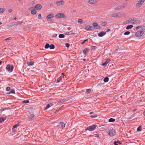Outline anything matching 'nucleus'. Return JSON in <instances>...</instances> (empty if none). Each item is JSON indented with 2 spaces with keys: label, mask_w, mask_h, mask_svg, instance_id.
<instances>
[{
  "label": "nucleus",
  "mask_w": 145,
  "mask_h": 145,
  "mask_svg": "<svg viewBox=\"0 0 145 145\" xmlns=\"http://www.w3.org/2000/svg\"><path fill=\"white\" fill-rule=\"evenodd\" d=\"M145 29L144 28H142L138 30L135 34V36L137 37H140L144 35Z\"/></svg>",
  "instance_id": "1"
},
{
  "label": "nucleus",
  "mask_w": 145,
  "mask_h": 145,
  "mask_svg": "<svg viewBox=\"0 0 145 145\" xmlns=\"http://www.w3.org/2000/svg\"><path fill=\"white\" fill-rule=\"evenodd\" d=\"M55 17L56 18H67V16L64 15L63 13H60L56 14L55 16Z\"/></svg>",
  "instance_id": "2"
},
{
  "label": "nucleus",
  "mask_w": 145,
  "mask_h": 145,
  "mask_svg": "<svg viewBox=\"0 0 145 145\" xmlns=\"http://www.w3.org/2000/svg\"><path fill=\"white\" fill-rule=\"evenodd\" d=\"M145 0H140L138 1L136 5V7L137 8H139L144 3Z\"/></svg>",
  "instance_id": "3"
},
{
  "label": "nucleus",
  "mask_w": 145,
  "mask_h": 145,
  "mask_svg": "<svg viewBox=\"0 0 145 145\" xmlns=\"http://www.w3.org/2000/svg\"><path fill=\"white\" fill-rule=\"evenodd\" d=\"M96 125H93L91 126H89L85 129V131L88 130L89 131H92L94 130L97 127Z\"/></svg>",
  "instance_id": "4"
},
{
  "label": "nucleus",
  "mask_w": 145,
  "mask_h": 145,
  "mask_svg": "<svg viewBox=\"0 0 145 145\" xmlns=\"http://www.w3.org/2000/svg\"><path fill=\"white\" fill-rule=\"evenodd\" d=\"M127 5V4L125 3H124L121 5L118 6V7H116L114 9L115 10H119L123 8H124L125 7H126Z\"/></svg>",
  "instance_id": "5"
},
{
  "label": "nucleus",
  "mask_w": 145,
  "mask_h": 145,
  "mask_svg": "<svg viewBox=\"0 0 145 145\" xmlns=\"http://www.w3.org/2000/svg\"><path fill=\"white\" fill-rule=\"evenodd\" d=\"M28 116V119L30 121H32L34 119V114L33 112H30Z\"/></svg>",
  "instance_id": "6"
},
{
  "label": "nucleus",
  "mask_w": 145,
  "mask_h": 145,
  "mask_svg": "<svg viewBox=\"0 0 145 145\" xmlns=\"http://www.w3.org/2000/svg\"><path fill=\"white\" fill-rule=\"evenodd\" d=\"M14 67L13 66L10 65H7L6 67V69L8 71L10 72H12L13 70Z\"/></svg>",
  "instance_id": "7"
},
{
  "label": "nucleus",
  "mask_w": 145,
  "mask_h": 145,
  "mask_svg": "<svg viewBox=\"0 0 145 145\" xmlns=\"http://www.w3.org/2000/svg\"><path fill=\"white\" fill-rule=\"evenodd\" d=\"M115 133V130L114 129H110L108 131V134L110 136H114Z\"/></svg>",
  "instance_id": "8"
},
{
  "label": "nucleus",
  "mask_w": 145,
  "mask_h": 145,
  "mask_svg": "<svg viewBox=\"0 0 145 145\" xmlns=\"http://www.w3.org/2000/svg\"><path fill=\"white\" fill-rule=\"evenodd\" d=\"M29 10H31V13L33 15H35L37 13L36 10L35 9V8L34 7H31L29 8Z\"/></svg>",
  "instance_id": "9"
},
{
  "label": "nucleus",
  "mask_w": 145,
  "mask_h": 145,
  "mask_svg": "<svg viewBox=\"0 0 145 145\" xmlns=\"http://www.w3.org/2000/svg\"><path fill=\"white\" fill-rule=\"evenodd\" d=\"M1 93L0 94L1 95H8L11 93H15V91H10L8 92H4V91H2L1 92Z\"/></svg>",
  "instance_id": "10"
},
{
  "label": "nucleus",
  "mask_w": 145,
  "mask_h": 145,
  "mask_svg": "<svg viewBox=\"0 0 145 145\" xmlns=\"http://www.w3.org/2000/svg\"><path fill=\"white\" fill-rule=\"evenodd\" d=\"M93 25L94 28L96 29H101V27L97 23H93Z\"/></svg>",
  "instance_id": "11"
},
{
  "label": "nucleus",
  "mask_w": 145,
  "mask_h": 145,
  "mask_svg": "<svg viewBox=\"0 0 145 145\" xmlns=\"http://www.w3.org/2000/svg\"><path fill=\"white\" fill-rule=\"evenodd\" d=\"M20 23H22V22L18 21L16 22L12 23L11 24L10 26L11 27L16 26H18Z\"/></svg>",
  "instance_id": "12"
},
{
  "label": "nucleus",
  "mask_w": 145,
  "mask_h": 145,
  "mask_svg": "<svg viewBox=\"0 0 145 145\" xmlns=\"http://www.w3.org/2000/svg\"><path fill=\"white\" fill-rule=\"evenodd\" d=\"M97 2V0H89L88 3L89 4H95Z\"/></svg>",
  "instance_id": "13"
},
{
  "label": "nucleus",
  "mask_w": 145,
  "mask_h": 145,
  "mask_svg": "<svg viewBox=\"0 0 145 145\" xmlns=\"http://www.w3.org/2000/svg\"><path fill=\"white\" fill-rule=\"evenodd\" d=\"M64 3V1L63 0L57 2L56 4L57 6H60L63 5Z\"/></svg>",
  "instance_id": "14"
},
{
  "label": "nucleus",
  "mask_w": 145,
  "mask_h": 145,
  "mask_svg": "<svg viewBox=\"0 0 145 145\" xmlns=\"http://www.w3.org/2000/svg\"><path fill=\"white\" fill-rule=\"evenodd\" d=\"M106 34V32L104 31H102L98 34V36L99 37H102Z\"/></svg>",
  "instance_id": "15"
},
{
  "label": "nucleus",
  "mask_w": 145,
  "mask_h": 145,
  "mask_svg": "<svg viewBox=\"0 0 145 145\" xmlns=\"http://www.w3.org/2000/svg\"><path fill=\"white\" fill-rule=\"evenodd\" d=\"M135 19V18H130L127 21V22L129 23H131L133 24H134Z\"/></svg>",
  "instance_id": "16"
},
{
  "label": "nucleus",
  "mask_w": 145,
  "mask_h": 145,
  "mask_svg": "<svg viewBox=\"0 0 145 145\" xmlns=\"http://www.w3.org/2000/svg\"><path fill=\"white\" fill-rule=\"evenodd\" d=\"M35 8H36L37 10H39L40 9L42 8L41 5L40 4H38L35 7Z\"/></svg>",
  "instance_id": "17"
},
{
  "label": "nucleus",
  "mask_w": 145,
  "mask_h": 145,
  "mask_svg": "<svg viewBox=\"0 0 145 145\" xmlns=\"http://www.w3.org/2000/svg\"><path fill=\"white\" fill-rule=\"evenodd\" d=\"M141 22V21L140 20H138L135 18L134 21V24L136 25L139 24Z\"/></svg>",
  "instance_id": "18"
},
{
  "label": "nucleus",
  "mask_w": 145,
  "mask_h": 145,
  "mask_svg": "<svg viewBox=\"0 0 145 145\" xmlns=\"http://www.w3.org/2000/svg\"><path fill=\"white\" fill-rule=\"evenodd\" d=\"M59 125H58V126H59L60 127H61L62 129L64 128L65 126V125L64 123L63 122H60L59 123Z\"/></svg>",
  "instance_id": "19"
},
{
  "label": "nucleus",
  "mask_w": 145,
  "mask_h": 145,
  "mask_svg": "<svg viewBox=\"0 0 145 145\" xmlns=\"http://www.w3.org/2000/svg\"><path fill=\"white\" fill-rule=\"evenodd\" d=\"M110 61V59H106V61L102 63V65L103 66H106V65Z\"/></svg>",
  "instance_id": "20"
},
{
  "label": "nucleus",
  "mask_w": 145,
  "mask_h": 145,
  "mask_svg": "<svg viewBox=\"0 0 145 145\" xmlns=\"http://www.w3.org/2000/svg\"><path fill=\"white\" fill-rule=\"evenodd\" d=\"M89 52V50L88 48H86L83 51V53L85 54H86Z\"/></svg>",
  "instance_id": "21"
},
{
  "label": "nucleus",
  "mask_w": 145,
  "mask_h": 145,
  "mask_svg": "<svg viewBox=\"0 0 145 145\" xmlns=\"http://www.w3.org/2000/svg\"><path fill=\"white\" fill-rule=\"evenodd\" d=\"M27 64L29 66H31L33 65L34 64V62L32 61H29L27 62Z\"/></svg>",
  "instance_id": "22"
},
{
  "label": "nucleus",
  "mask_w": 145,
  "mask_h": 145,
  "mask_svg": "<svg viewBox=\"0 0 145 145\" xmlns=\"http://www.w3.org/2000/svg\"><path fill=\"white\" fill-rule=\"evenodd\" d=\"M119 13H115L112 14L111 17H117L119 16Z\"/></svg>",
  "instance_id": "23"
},
{
  "label": "nucleus",
  "mask_w": 145,
  "mask_h": 145,
  "mask_svg": "<svg viewBox=\"0 0 145 145\" xmlns=\"http://www.w3.org/2000/svg\"><path fill=\"white\" fill-rule=\"evenodd\" d=\"M54 16V14H49L46 16V18L48 19H50L52 18Z\"/></svg>",
  "instance_id": "24"
},
{
  "label": "nucleus",
  "mask_w": 145,
  "mask_h": 145,
  "mask_svg": "<svg viewBox=\"0 0 145 145\" xmlns=\"http://www.w3.org/2000/svg\"><path fill=\"white\" fill-rule=\"evenodd\" d=\"M53 105V104L51 103H50L49 104H48L46 105V107L45 108V110H46L49 108L50 106H52Z\"/></svg>",
  "instance_id": "25"
},
{
  "label": "nucleus",
  "mask_w": 145,
  "mask_h": 145,
  "mask_svg": "<svg viewBox=\"0 0 145 145\" xmlns=\"http://www.w3.org/2000/svg\"><path fill=\"white\" fill-rule=\"evenodd\" d=\"M92 27V26H91L87 25L85 27V29L87 30H90Z\"/></svg>",
  "instance_id": "26"
},
{
  "label": "nucleus",
  "mask_w": 145,
  "mask_h": 145,
  "mask_svg": "<svg viewBox=\"0 0 145 145\" xmlns=\"http://www.w3.org/2000/svg\"><path fill=\"white\" fill-rule=\"evenodd\" d=\"M6 119V117H1L0 118V123L3 122Z\"/></svg>",
  "instance_id": "27"
},
{
  "label": "nucleus",
  "mask_w": 145,
  "mask_h": 145,
  "mask_svg": "<svg viewBox=\"0 0 145 145\" xmlns=\"http://www.w3.org/2000/svg\"><path fill=\"white\" fill-rule=\"evenodd\" d=\"M5 8H0V13H3L5 11Z\"/></svg>",
  "instance_id": "28"
},
{
  "label": "nucleus",
  "mask_w": 145,
  "mask_h": 145,
  "mask_svg": "<svg viewBox=\"0 0 145 145\" xmlns=\"http://www.w3.org/2000/svg\"><path fill=\"white\" fill-rule=\"evenodd\" d=\"M12 40V38L11 37H9L8 38L5 39V40L7 42H9Z\"/></svg>",
  "instance_id": "29"
},
{
  "label": "nucleus",
  "mask_w": 145,
  "mask_h": 145,
  "mask_svg": "<svg viewBox=\"0 0 145 145\" xmlns=\"http://www.w3.org/2000/svg\"><path fill=\"white\" fill-rule=\"evenodd\" d=\"M133 27V26L132 25H129L127 26L126 27V29H131Z\"/></svg>",
  "instance_id": "30"
},
{
  "label": "nucleus",
  "mask_w": 145,
  "mask_h": 145,
  "mask_svg": "<svg viewBox=\"0 0 145 145\" xmlns=\"http://www.w3.org/2000/svg\"><path fill=\"white\" fill-rule=\"evenodd\" d=\"M55 46L53 44H51L50 45V48L51 49H53L54 48Z\"/></svg>",
  "instance_id": "31"
},
{
  "label": "nucleus",
  "mask_w": 145,
  "mask_h": 145,
  "mask_svg": "<svg viewBox=\"0 0 145 145\" xmlns=\"http://www.w3.org/2000/svg\"><path fill=\"white\" fill-rule=\"evenodd\" d=\"M115 121V119L114 118H110L108 120L109 122H113Z\"/></svg>",
  "instance_id": "32"
},
{
  "label": "nucleus",
  "mask_w": 145,
  "mask_h": 145,
  "mask_svg": "<svg viewBox=\"0 0 145 145\" xmlns=\"http://www.w3.org/2000/svg\"><path fill=\"white\" fill-rule=\"evenodd\" d=\"M109 80V78L108 77H106L104 79V81L105 82H108Z\"/></svg>",
  "instance_id": "33"
},
{
  "label": "nucleus",
  "mask_w": 145,
  "mask_h": 145,
  "mask_svg": "<svg viewBox=\"0 0 145 145\" xmlns=\"http://www.w3.org/2000/svg\"><path fill=\"white\" fill-rule=\"evenodd\" d=\"M59 37L60 38H63L65 37V35L63 34H60L59 35Z\"/></svg>",
  "instance_id": "34"
},
{
  "label": "nucleus",
  "mask_w": 145,
  "mask_h": 145,
  "mask_svg": "<svg viewBox=\"0 0 145 145\" xmlns=\"http://www.w3.org/2000/svg\"><path fill=\"white\" fill-rule=\"evenodd\" d=\"M78 22L80 24H82L83 22V20L82 19H79L78 20Z\"/></svg>",
  "instance_id": "35"
},
{
  "label": "nucleus",
  "mask_w": 145,
  "mask_h": 145,
  "mask_svg": "<svg viewBox=\"0 0 145 145\" xmlns=\"http://www.w3.org/2000/svg\"><path fill=\"white\" fill-rule=\"evenodd\" d=\"M62 78L61 77H60L57 80L56 82L59 83V82L61 80Z\"/></svg>",
  "instance_id": "36"
},
{
  "label": "nucleus",
  "mask_w": 145,
  "mask_h": 145,
  "mask_svg": "<svg viewBox=\"0 0 145 145\" xmlns=\"http://www.w3.org/2000/svg\"><path fill=\"white\" fill-rule=\"evenodd\" d=\"M141 126H140L138 127L137 129V130L138 131H141Z\"/></svg>",
  "instance_id": "37"
},
{
  "label": "nucleus",
  "mask_w": 145,
  "mask_h": 145,
  "mask_svg": "<svg viewBox=\"0 0 145 145\" xmlns=\"http://www.w3.org/2000/svg\"><path fill=\"white\" fill-rule=\"evenodd\" d=\"M130 33V32L129 31H127L125 32L124 33V35H128Z\"/></svg>",
  "instance_id": "38"
},
{
  "label": "nucleus",
  "mask_w": 145,
  "mask_h": 145,
  "mask_svg": "<svg viewBox=\"0 0 145 145\" xmlns=\"http://www.w3.org/2000/svg\"><path fill=\"white\" fill-rule=\"evenodd\" d=\"M50 47V45L49 44L47 43L45 45V48L46 49H47L49 48Z\"/></svg>",
  "instance_id": "39"
},
{
  "label": "nucleus",
  "mask_w": 145,
  "mask_h": 145,
  "mask_svg": "<svg viewBox=\"0 0 145 145\" xmlns=\"http://www.w3.org/2000/svg\"><path fill=\"white\" fill-rule=\"evenodd\" d=\"M29 101L28 100H24L23 101V103H29Z\"/></svg>",
  "instance_id": "40"
},
{
  "label": "nucleus",
  "mask_w": 145,
  "mask_h": 145,
  "mask_svg": "<svg viewBox=\"0 0 145 145\" xmlns=\"http://www.w3.org/2000/svg\"><path fill=\"white\" fill-rule=\"evenodd\" d=\"M19 123L15 125H14L13 126V128H16L17 127L19 126Z\"/></svg>",
  "instance_id": "41"
},
{
  "label": "nucleus",
  "mask_w": 145,
  "mask_h": 145,
  "mask_svg": "<svg viewBox=\"0 0 145 145\" xmlns=\"http://www.w3.org/2000/svg\"><path fill=\"white\" fill-rule=\"evenodd\" d=\"M106 24L107 23L106 22H104L102 23L101 25L103 26H105L106 25Z\"/></svg>",
  "instance_id": "42"
},
{
  "label": "nucleus",
  "mask_w": 145,
  "mask_h": 145,
  "mask_svg": "<svg viewBox=\"0 0 145 145\" xmlns=\"http://www.w3.org/2000/svg\"><path fill=\"white\" fill-rule=\"evenodd\" d=\"M6 91H10L11 90L10 88L9 87H7L6 88Z\"/></svg>",
  "instance_id": "43"
},
{
  "label": "nucleus",
  "mask_w": 145,
  "mask_h": 145,
  "mask_svg": "<svg viewBox=\"0 0 145 145\" xmlns=\"http://www.w3.org/2000/svg\"><path fill=\"white\" fill-rule=\"evenodd\" d=\"M94 136L95 137H97V138L98 137H99V134H95L94 135Z\"/></svg>",
  "instance_id": "44"
},
{
  "label": "nucleus",
  "mask_w": 145,
  "mask_h": 145,
  "mask_svg": "<svg viewBox=\"0 0 145 145\" xmlns=\"http://www.w3.org/2000/svg\"><path fill=\"white\" fill-rule=\"evenodd\" d=\"M65 46L66 47L68 48L70 46V44L68 43H66L65 44Z\"/></svg>",
  "instance_id": "45"
},
{
  "label": "nucleus",
  "mask_w": 145,
  "mask_h": 145,
  "mask_svg": "<svg viewBox=\"0 0 145 145\" xmlns=\"http://www.w3.org/2000/svg\"><path fill=\"white\" fill-rule=\"evenodd\" d=\"M88 40L87 39L85 40L82 42L81 43V44L82 45L84 44L86 41H87Z\"/></svg>",
  "instance_id": "46"
},
{
  "label": "nucleus",
  "mask_w": 145,
  "mask_h": 145,
  "mask_svg": "<svg viewBox=\"0 0 145 145\" xmlns=\"http://www.w3.org/2000/svg\"><path fill=\"white\" fill-rule=\"evenodd\" d=\"M90 117L91 118H95L97 117V115H91L90 116Z\"/></svg>",
  "instance_id": "47"
},
{
  "label": "nucleus",
  "mask_w": 145,
  "mask_h": 145,
  "mask_svg": "<svg viewBox=\"0 0 145 145\" xmlns=\"http://www.w3.org/2000/svg\"><path fill=\"white\" fill-rule=\"evenodd\" d=\"M12 9H11V8H10V9H9L8 10V12H9V13H11L12 12Z\"/></svg>",
  "instance_id": "48"
},
{
  "label": "nucleus",
  "mask_w": 145,
  "mask_h": 145,
  "mask_svg": "<svg viewBox=\"0 0 145 145\" xmlns=\"http://www.w3.org/2000/svg\"><path fill=\"white\" fill-rule=\"evenodd\" d=\"M116 142L118 144H121V143L120 142V141L118 140L117 141H116Z\"/></svg>",
  "instance_id": "49"
},
{
  "label": "nucleus",
  "mask_w": 145,
  "mask_h": 145,
  "mask_svg": "<svg viewBox=\"0 0 145 145\" xmlns=\"http://www.w3.org/2000/svg\"><path fill=\"white\" fill-rule=\"evenodd\" d=\"M141 28V27L140 26H138L136 27V29L137 30L139 29L140 28Z\"/></svg>",
  "instance_id": "50"
},
{
  "label": "nucleus",
  "mask_w": 145,
  "mask_h": 145,
  "mask_svg": "<svg viewBox=\"0 0 145 145\" xmlns=\"http://www.w3.org/2000/svg\"><path fill=\"white\" fill-rule=\"evenodd\" d=\"M113 143L114 145H118V144L116 142V141L114 142Z\"/></svg>",
  "instance_id": "51"
},
{
  "label": "nucleus",
  "mask_w": 145,
  "mask_h": 145,
  "mask_svg": "<svg viewBox=\"0 0 145 145\" xmlns=\"http://www.w3.org/2000/svg\"><path fill=\"white\" fill-rule=\"evenodd\" d=\"M41 17V14H39L38 15V18H40Z\"/></svg>",
  "instance_id": "52"
},
{
  "label": "nucleus",
  "mask_w": 145,
  "mask_h": 145,
  "mask_svg": "<svg viewBox=\"0 0 145 145\" xmlns=\"http://www.w3.org/2000/svg\"><path fill=\"white\" fill-rule=\"evenodd\" d=\"M4 110V109H0V114H1L2 113V112Z\"/></svg>",
  "instance_id": "53"
},
{
  "label": "nucleus",
  "mask_w": 145,
  "mask_h": 145,
  "mask_svg": "<svg viewBox=\"0 0 145 145\" xmlns=\"http://www.w3.org/2000/svg\"><path fill=\"white\" fill-rule=\"evenodd\" d=\"M52 21V20L51 19H49L48 20H47V21L49 22H51Z\"/></svg>",
  "instance_id": "54"
},
{
  "label": "nucleus",
  "mask_w": 145,
  "mask_h": 145,
  "mask_svg": "<svg viewBox=\"0 0 145 145\" xmlns=\"http://www.w3.org/2000/svg\"><path fill=\"white\" fill-rule=\"evenodd\" d=\"M70 34L69 33V32H67L66 33H65V35H69Z\"/></svg>",
  "instance_id": "55"
},
{
  "label": "nucleus",
  "mask_w": 145,
  "mask_h": 145,
  "mask_svg": "<svg viewBox=\"0 0 145 145\" xmlns=\"http://www.w3.org/2000/svg\"><path fill=\"white\" fill-rule=\"evenodd\" d=\"M57 36V34H54L53 36L52 37H56Z\"/></svg>",
  "instance_id": "56"
},
{
  "label": "nucleus",
  "mask_w": 145,
  "mask_h": 145,
  "mask_svg": "<svg viewBox=\"0 0 145 145\" xmlns=\"http://www.w3.org/2000/svg\"><path fill=\"white\" fill-rule=\"evenodd\" d=\"M92 48L93 49H95L96 48V46H92Z\"/></svg>",
  "instance_id": "57"
},
{
  "label": "nucleus",
  "mask_w": 145,
  "mask_h": 145,
  "mask_svg": "<svg viewBox=\"0 0 145 145\" xmlns=\"http://www.w3.org/2000/svg\"><path fill=\"white\" fill-rule=\"evenodd\" d=\"M110 31V29H106V31L108 32Z\"/></svg>",
  "instance_id": "58"
},
{
  "label": "nucleus",
  "mask_w": 145,
  "mask_h": 145,
  "mask_svg": "<svg viewBox=\"0 0 145 145\" xmlns=\"http://www.w3.org/2000/svg\"><path fill=\"white\" fill-rule=\"evenodd\" d=\"M59 111V110H56V111L55 112V113H56L57 112H58Z\"/></svg>",
  "instance_id": "59"
},
{
  "label": "nucleus",
  "mask_w": 145,
  "mask_h": 145,
  "mask_svg": "<svg viewBox=\"0 0 145 145\" xmlns=\"http://www.w3.org/2000/svg\"><path fill=\"white\" fill-rule=\"evenodd\" d=\"M91 89H86V91H91Z\"/></svg>",
  "instance_id": "60"
},
{
  "label": "nucleus",
  "mask_w": 145,
  "mask_h": 145,
  "mask_svg": "<svg viewBox=\"0 0 145 145\" xmlns=\"http://www.w3.org/2000/svg\"><path fill=\"white\" fill-rule=\"evenodd\" d=\"M93 112H90L89 113V114H92L93 113Z\"/></svg>",
  "instance_id": "61"
},
{
  "label": "nucleus",
  "mask_w": 145,
  "mask_h": 145,
  "mask_svg": "<svg viewBox=\"0 0 145 145\" xmlns=\"http://www.w3.org/2000/svg\"><path fill=\"white\" fill-rule=\"evenodd\" d=\"M91 91H86V92L87 93H90Z\"/></svg>",
  "instance_id": "62"
},
{
  "label": "nucleus",
  "mask_w": 145,
  "mask_h": 145,
  "mask_svg": "<svg viewBox=\"0 0 145 145\" xmlns=\"http://www.w3.org/2000/svg\"><path fill=\"white\" fill-rule=\"evenodd\" d=\"M143 114H144V115H145V111H144V112Z\"/></svg>",
  "instance_id": "63"
},
{
  "label": "nucleus",
  "mask_w": 145,
  "mask_h": 145,
  "mask_svg": "<svg viewBox=\"0 0 145 145\" xmlns=\"http://www.w3.org/2000/svg\"><path fill=\"white\" fill-rule=\"evenodd\" d=\"M16 19V17H15L14 18V19L15 20Z\"/></svg>",
  "instance_id": "64"
}]
</instances>
